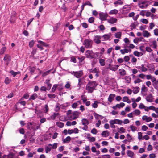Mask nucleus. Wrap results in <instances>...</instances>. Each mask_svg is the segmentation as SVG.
Segmentation results:
<instances>
[{"mask_svg": "<svg viewBox=\"0 0 158 158\" xmlns=\"http://www.w3.org/2000/svg\"><path fill=\"white\" fill-rule=\"evenodd\" d=\"M154 26H155V24L153 23H149V27H148V29H149V30L152 29L154 27Z\"/></svg>", "mask_w": 158, "mask_h": 158, "instance_id": "603ef678", "label": "nucleus"}, {"mask_svg": "<svg viewBox=\"0 0 158 158\" xmlns=\"http://www.w3.org/2000/svg\"><path fill=\"white\" fill-rule=\"evenodd\" d=\"M18 155H15L13 153H10L7 156L4 155L3 158H18Z\"/></svg>", "mask_w": 158, "mask_h": 158, "instance_id": "1a4fd4ad", "label": "nucleus"}, {"mask_svg": "<svg viewBox=\"0 0 158 158\" xmlns=\"http://www.w3.org/2000/svg\"><path fill=\"white\" fill-rule=\"evenodd\" d=\"M148 6V2L145 0H142L140 1L139 4V7L142 8H145Z\"/></svg>", "mask_w": 158, "mask_h": 158, "instance_id": "39448f33", "label": "nucleus"}, {"mask_svg": "<svg viewBox=\"0 0 158 158\" xmlns=\"http://www.w3.org/2000/svg\"><path fill=\"white\" fill-rule=\"evenodd\" d=\"M147 66L144 64H142L140 66L137 67V68L141 70L142 72H145L148 70V69L147 68Z\"/></svg>", "mask_w": 158, "mask_h": 158, "instance_id": "9b49d317", "label": "nucleus"}, {"mask_svg": "<svg viewBox=\"0 0 158 158\" xmlns=\"http://www.w3.org/2000/svg\"><path fill=\"white\" fill-rule=\"evenodd\" d=\"M101 134L103 137H107L109 135V132L107 131H103Z\"/></svg>", "mask_w": 158, "mask_h": 158, "instance_id": "79ce46f5", "label": "nucleus"}, {"mask_svg": "<svg viewBox=\"0 0 158 158\" xmlns=\"http://www.w3.org/2000/svg\"><path fill=\"white\" fill-rule=\"evenodd\" d=\"M37 97H38L37 94L36 93H34L30 97V98H29V100H35L36 98Z\"/></svg>", "mask_w": 158, "mask_h": 158, "instance_id": "e433bc0d", "label": "nucleus"}, {"mask_svg": "<svg viewBox=\"0 0 158 158\" xmlns=\"http://www.w3.org/2000/svg\"><path fill=\"white\" fill-rule=\"evenodd\" d=\"M135 47V45L132 44H129V45L128 46L127 45L125 46V48H131V49H133Z\"/></svg>", "mask_w": 158, "mask_h": 158, "instance_id": "49530a36", "label": "nucleus"}, {"mask_svg": "<svg viewBox=\"0 0 158 158\" xmlns=\"http://www.w3.org/2000/svg\"><path fill=\"white\" fill-rule=\"evenodd\" d=\"M153 32L155 35L158 36V29L156 28L153 31Z\"/></svg>", "mask_w": 158, "mask_h": 158, "instance_id": "774afa93", "label": "nucleus"}, {"mask_svg": "<svg viewBox=\"0 0 158 158\" xmlns=\"http://www.w3.org/2000/svg\"><path fill=\"white\" fill-rule=\"evenodd\" d=\"M142 81V80L139 78H137L135 80L134 83L135 84L138 83Z\"/></svg>", "mask_w": 158, "mask_h": 158, "instance_id": "052dcab7", "label": "nucleus"}, {"mask_svg": "<svg viewBox=\"0 0 158 158\" xmlns=\"http://www.w3.org/2000/svg\"><path fill=\"white\" fill-rule=\"evenodd\" d=\"M94 115L97 119L102 120L104 118V117L102 115H99L95 113H94Z\"/></svg>", "mask_w": 158, "mask_h": 158, "instance_id": "aec40b11", "label": "nucleus"}, {"mask_svg": "<svg viewBox=\"0 0 158 158\" xmlns=\"http://www.w3.org/2000/svg\"><path fill=\"white\" fill-rule=\"evenodd\" d=\"M82 124L85 126H87L89 124V121L87 119L83 118L82 120Z\"/></svg>", "mask_w": 158, "mask_h": 158, "instance_id": "cd10ccee", "label": "nucleus"}, {"mask_svg": "<svg viewBox=\"0 0 158 158\" xmlns=\"http://www.w3.org/2000/svg\"><path fill=\"white\" fill-rule=\"evenodd\" d=\"M131 7L130 5H126L124 6L123 8L122 13L126 14L128 13L131 9Z\"/></svg>", "mask_w": 158, "mask_h": 158, "instance_id": "423d86ee", "label": "nucleus"}, {"mask_svg": "<svg viewBox=\"0 0 158 158\" xmlns=\"http://www.w3.org/2000/svg\"><path fill=\"white\" fill-rule=\"evenodd\" d=\"M139 89H140L139 87H136L133 88L132 91L134 94H136L139 92Z\"/></svg>", "mask_w": 158, "mask_h": 158, "instance_id": "7c9ffc66", "label": "nucleus"}, {"mask_svg": "<svg viewBox=\"0 0 158 158\" xmlns=\"http://www.w3.org/2000/svg\"><path fill=\"white\" fill-rule=\"evenodd\" d=\"M127 153L128 156L131 158H133L135 155L134 152L130 150H127Z\"/></svg>", "mask_w": 158, "mask_h": 158, "instance_id": "2eb2a0df", "label": "nucleus"}, {"mask_svg": "<svg viewBox=\"0 0 158 158\" xmlns=\"http://www.w3.org/2000/svg\"><path fill=\"white\" fill-rule=\"evenodd\" d=\"M142 119L143 121L147 122H148L152 121V118L150 117H148L146 115H144L142 117Z\"/></svg>", "mask_w": 158, "mask_h": 158, "instance_id": "ddd939ff", "label": "nucleus"}, {"mask_svg": "<svg viewBox=\"0 0 158 158\" xmlns=\"http://www.w3.org/2000/svg\"><path fill=\"white\" fill-rule=\"evenodd\" d=\"M6 48L5 47H2L0 50V54L2 55L6 51Z\"/></svg>", "mask_w": 158, "mask_h": 158, "instance_id": "6e6d98bb", "label": "nucleus"}, {"mask_svg": "<svg viewBox=\"0 0 158 158\" xmlns=\"http://www.w3.org/2000/svg\"><path fill=\"white\" fill-rule=\"evenodd\" d=\"M60 107L59 105V104H57L56 105L55 108L54 109V110L56 111H58L60 110Z\"/></svg>", "mask_w": 158, "mask_h": 158, "instance_id": "8fccbe9b", "label": "nucleus"}, {"mask_svg": "<svg viewBox=\"0 0 158 158\" xmlns=\"http://www.w3.org/2000/svg\"><path fill=\"white\" fill-rule=\"evenodd\" d=\"M3 59L5 61H9L10 60V57L9 55H5Z\"/></svg>", "mask_w": 158, "mask_h": 158, "instance_id": "c03bdc74", "label": "nucleus"}, {"mask_svg": "<svg viewBox=\"0 0 158 158\" xmlns=\"http://www.w3.org/2000/svg\"><path fill=\"white\" fill-rule=\"evenodd\" d=\"M10 73L11 74L13 77H15L16 75L19 74L20 73V72H15L13 70H11L10 72Z\"/></svg>", "mask_w": 158, "mask_h": 158, "instance_id": "4c0bfd02", "label": "nucleus"}, {"mask_svg": "<svg viewBox=\"0 0 158 158\" xmlns=\"http://www.w3.org/2000/svg\"><path fill=\"white\" fill-rule=\"evenodd\" d=\"M98 102L97 101H95L94 102V103H93L92 104V107L94 108H96L98 106Z\"/></svg>", "mask_w": 158, "mask_h": 158, "instance_id": "13d9d810", "label": "nucleus"}, {"mask_svg": "<svg viewBox=\"0 0 158 158\" xmlns=\"http://www.w3.org/2000/svg\"><path fill=\"white\" fill-rule=\"evenodd\" d=\"M143 35L145 37L148 38L151 36V34L147 31L144 30L143 32Z\"/></svg>", "mask_w": 158, "mask_h": 158, "instance_id": "f3484780", "label": "nucleus"}, {"mask_svg": "<svg viewBox=\"0 0 158 158\" xmlns=\"http://www.w3.org/2000/svg\"><path fill=\"white\" fill-rule=\"evenodd\" d=\"M146 100L149 102H152L153 100V96L151 94L148 95L146 98Z\"/></svg>", "mask_w": 158, "mask_h": 158, "instance_id": "6ab92c4d", "label": "nucleus"}, {"mask_svg": "<svg viewBox=\"0 0 158 158\" xmlns=\"http://www.w3.org/2000/svg\"><path fill=\"white\" fill-rule=\"evenodd\" d=\"M99 63L101 66H103L105 65V59L100 58L99 59Z\"/></svg>", "mask_w": 158, "mask_h": 158, "instance_id": "2f4dec72", "label": "nucleus"}, {"mask_svg": "<svg viewBox=\"0 0 158 158\" xmlns=\"http://www.w3.org/2000/svg\"><path fill=\"white\" fill-rule=\"evenodd\" d=\"M122 101L123 102H126L127 103L130 104L131 103V101L129 98L127 96H124L123 98Z\"/></svg>", "mask_w": 158, "mask_h": 158, "instance_id": "4be33fe9", "label": "nucleus"}, {"mask_svg": "<svg viewBox=\"0 0 158 158\" xmlns=\"http://www.w3.org/2000/svg\"><path fill=\"white\" fill-rule=\"evenodd\" d=\"M119 65H113L112 64H109L108 67V69L110 70L115 71L118 68Z\"/></svg>", "mask_w": 158, "mask_h": 158, "instance_id": "6e6552de", "label": "nucleus"}, {"mask_svg": "<svg viewBox=\"0 0 158 158\" xmlns=\"http://www.w3.org/2000/svg\"><path fill=\"white\" fill-rule=\"evenodd\" d=\"M118 132L121 133H124L126 132L125 129L123 127H121L120 128H118Z\"/></svg>", "mask_w": 158, "mask_h": 158, "instance_id": "72a5a7b5", "label": "nucleus"}, {"mask_svg": "<svg viewBox=\"0 0 158 158\" xmlns=\"http://www.w3.org/2000/svg\"><path fill=\"white\" fill-rule=\"evenodd\" d=\"M56 125L58 127L60 128L63 127L64 126V123H63L60 122H57L56 123Z\"/></svg>", "mask_w": 158, "mask_h": 158, "instance_id": "a19ab883", "label": "nucleus"}, {"mask_svg": "<svg viewBox=\"0 0 158 158\" xmlns=\"http://www.w3.org/2000/svg\"><path fill=\"white\" fill-rule=\"evenodd\" d=\"M27 127L29 129H31L33 130H36L40 128V126L36 125L35 123L30 122L28 124Z\"/></svg>", "mask_w": 158, "mask_h": 158, "instance_id": "7ed1b4c3", "label": "nucleus"}, {"mask_svg": "<svg viewBox=\"0 0 158 158\" xmlns=\"http://www.w3.org/2000/svg\"><path fill=\"white\" fill-rule=\"evenodd\" d=\"M125 105L124 103L123 102H120L119 104H118L116 105L117 108H120L123 107Z\"/></svg>", "mask_w": 158, "mask_h": 158, "instance_id": "c9c22d12", "label": "nucleus"}, {"mask_svg": "<svg viewBox=\"0 0 158 158\" xmlns=\"http://www.w3.org/2000/svg\"><path fill=\"white\" fill-rule=\"evenodd\" d=\"M58 114H59L58 113H54L51 116V119L53 120L55 119L56 117L58 115Z\"/></svg>", "mask_w": 158, "mask_h": 158, "instance_id": "864d4df0", "label": "nucleus"}, {"mask_svg": "<svg viewBox=\"0 0 158 158\" xmlns=\"http://www.w3.org/2000/svg\"><path fill=\"white\" fill-rule=\"evenodd\" d=\"M143 39V37L137 38L134 39L133 42L135 43H138L139 42L142 41V40Z\"/></svg>", "mask_w": 158, "mask_h": 158, "instance_id": "f704fd0d", "label": "nucleus"}, {"mask_svg": "<svg viewBox=\"0 0 158 158\" xmlns=\"http://www.w3.org/2000/svg\"><path fill=\"white\" fill-rule=\"evenodd\" d=\"M101 37L99 36H95L94 39V42L96 44H99L101 42Z\"/></svg>", "mask_w": 158, "mask_h": 158, "instance_id": "dca6fc26", "label": "nucleus"}, {"mask_svg": "<svg viewBox=\"0 0 158 158\" xmlns=\"http://www.w3.org/2000/svg\"><path fill=\"white\" fill-rule=\"evenodd\" d=\"M153 145L155 148L156 149H158V143L155 142L153 143Z\"/></svg>", "mask_w": 158, "mask_h": 158, "instance_id": "338daca9", "label": "nucleus"}, {"mask_svg": "<svg viewBox=\"0 0 158 158\" xmlns=\"http://www.w3.org/2000/svg\"><path fill=\"white\" fill-rule=\"evenodd\" d=\"M147 67L150 71H154L155 69V67L154 65H152L150 64H148L147 66Z\"/></svg>", "mask_w": 158, "mask_h": 158, "instance_id": "473e14b6", "label": "nucleus"}, {"mask_svg": "<svg viewBox=\"0 0 158 158\" xmlns=\"http://www.w3.org/2000/svg\"><path fill=\"white\" fill-rule=\"evenodd\" d=\"M83 44L85 45V47L87 48H89L92 47V41L89 39H86L84 42Z\"/></svg>", "mask_w": 158, "mask_h": 158, "instance_id": "20e7f679", "label": "nucleus"}, {"mask_svg": "<svg viewBox=\"0 0 158 158\" xmlns=\"http://www.w3.org/2000/svg\"><path fill=\"white\" fill-rule=\"evenodd\" d=\"M100 19L102 21H105L106 20L108 16L106 13L100 12L99 14Z\"/></svg>", "mask_w": 158, "mask_h": 158, "instance_id": "0eeeda50", "label": "nucleus"}, {"mask_svg": "<svg viewBox=\"0 0 158 158\" xmlns=\"http://www.w3.org/2000/svg\"><path fill=\"white\" fill-rule=\"evenodd\" d=\"M118 12V11L117 10L114 9L110 10L109 12V14L110 15H116Z\"/></svg>", "mask_w": 158, "mask_h": 158, "instance_id": "c756f323", "label": "nucleus"}, {"mask_svg": "<svg viewBox=\"0 0 158 158\" xmlns=\"http://www.w3.org/2000/svg\"><path fill=\"white\" fill-rule=\"evenodd\" d=\"M154 49H156L157 48V42L156 40L152 41V44L150 45Z\"/></svg>", "mask_w": 158, "mask_h": 158, "instance_id": "412c9836", "label": "nucleus"}, {"mask_svg": "<svg viewBox=\"0 0 158 158\" xmlns=\"http://www.w3.org/2000/svg\"><path fill=\"white\" fill-rule=\"evenodd\" d=\"M81 99L83 100V102H85L87 101V99L86 96L83 95L81 96Z\"/></svg>", "mask_w": 158, "mask_h": 158, "instance_id": "4d7b16f0", "label": "nucleus"}, {"mask_svg": "<svg viewBox=\"0 0 158 158\" xmlns=\"http://www.w3.org/2000/svg\"><path fill=\"white\" fill-rule=\"evenodd\" d=\"M69 73L73 75L76 77L79 78L81 77L83 75V72L82 71H71Z\"/></svg>", "mask_w": 158, "mask_h": 158, "instance_id": "f03ea898", "label": "nucleus"}, {"mask_svg": "<svg viewBox=\"0 0 158 158\" xmlns=\"http://www.w3.org/2000/svg\"><path fill=\"white\" fill-rule=\"evenodd\" d=\"M71 139V138L70 137L68 136H67L66 138L63 139V141L64 143H68L70 141Z\"/></svg>", "mask_w": 158, "mask_h": 158, "instance_id": "bb28decb", "label": "nucleus"}, {"mask_svg": "<svg viewBox=\"0 0 158 158\" xmlns=\"http://www.w3.org/2000/svg\"><path fill=\"white\" fill-rule=\"evenodd\" d=\"M43 110L44 111V112L45 113H47L48 111L49 110V108L48 105H45V106Z\"/></svg>", "mask_w": 158, "mask_h": 158, "instance_id": "3c124183", "label": "nucleus"}, {"mask_svg": "<svg viewBox=\"0 0 158 158\" xmlns=\"http://www.w3.org/2000/svg\"><path fill=\"white\" fill-rule=\"evenodd\" d=\"M140 22L143 24H147L148 23V21L146 19H140Z\"/></svg>", "mask_w": 158, "mask_h": 158, "instance_id": "de8ad7c7", "label": "nucleus"}, {"mask_svg": "<svg viewBox=\"0 0 158 158\" xmlns=\"http://www.w3.org/2000/svg\"><path fill=\"white\" fill-rule=\"evenodd\" d=\"M38 42L40 43V44L44 46H48V45L46 44L45 43L42 41L40 40H39L38 41Z\"/></svg>", "mask_w": 158, "mask_h": 158, "instance_id": "0e129e2a", "label": "nucleus"}, {"mask_svg": "<svg viewBox=\"0 0 158 158\" xmlns=\"http://www.w3.org/2000/svg\"><path fill=\"white\" fill-rule=\"evenodd\" d=\"M122 32H118L114 34L115 37L118 39H120L122 36Z\"/></svg>", "mask_w": 158, "mask_h": 158, "instance_id": "a878e982", "label": "nucleus"}, {"mask_svg": "<svg viewBox=\"0 0 158 158\" xmlns=\"http://www.w3.org/2000/svg\"><path fill=\"white\" fill-rule=\"evenodd\" d=\"M138 139L139 140H143V137H142V133L141 132H139L138 133Z\"/></svg>", "mask_w": 158, "mask_h": 158, "instance_id": "37998d69", "label": "nucleus"}, {"mask_svg": "<svg viewBox=\"0 0 158 158\" xmlns=\"http://www.w3.org/2000/svg\"><path fill=\"white\" fill-rule=\"evenodd\" d=\"M119 73L122 76H124L126 74L125 70L123 69H121L119 70Z\"/></svg>", "mask_w": 158, "mask_h": 158, "instance_id": "b1692460", "label": "nucleus"}, {"mask_svg": "<svg viewBox=\"0 0 158 158\" xmlns=\"http://www.w3.org/2000/svg\"><path fill=\"white\" fill-rule=\"evenodd\" d=\"M11 80L8 77H6L5 80V83L6 84H8L11 82Z\"/></svg>", "mask_w": 158, "mask_h": 158, "instance_id": "09e8293b", "label": "nucleus"}, {"mask_svg": "<svg viewBox=\"0 0 158 158\" xmlns=\"http://www.w3.org/2000/svg\"><path fill=\"white\" fill-rule=\"evenodd\" d=\"M134 54L136 56L139 57L142 56L143 55V53L141 52L135 51L134 52Z\"/></svg>", "mask_w": 158, "mask_h": 158, "instance_id": "c85d7f7f", "label": "nucleus"}, {"mask_svg": "<svg viewBox=\"0 0 158 158\" xmlns=\"http://www.w3.org/2000/svg\"><path fill=\"white\" fill-rule=\"evenodd\" d=\"M145 49L146 51L148 52H151L152 51V50L151 47L149 46L146 47Z\"/></svg>", "mask_w": 158, "mask_h": 158, "instance_id": "69168bd1", "label": "nucleus"}, {"mask_svg": "<svg viewBox=\"0 0 158 158\" xmlns=\"http://www.w3.org/2000/svg\"><path fill=\"white\" fill-rule=\"evenodd\" d=\"M115 96V95L114 94H110L108 98V101L110 102H111L114 100Z\"/></svg>", "mask_w": 158, "mask_h": 158, "instance_id": "a211bd4d", "label": "nucleus"}, {"mask_svg": "<svg viewBox=\"0 0 158 158\" xmlns=\"http://www.w3.org/2000/svg\"><path fill=\"white\" fill-rule=\"evenodd\" d=\"M124 41L126 44V45L125 46H126V45H128L130 42L128 38H125L124 39Z\"/></svg>", "mask_w": 158, "mask_h": 158, "instance_id": "5fc2aeb1", "label": "nucleus"}, {"mask_svg": "<svg viewBox=\"0 0 158 158\" xmlns=\"http://www.w3.org/2000/svg\"><path fill=\"white\" fill-rule=\"evenodd\" d=\"M35 43V41L34 40H32L31 41L29 42V46L31 48L34 45Z\"/></svg>", "mask_w": 158, "mask_h": 158, "instance_id": "680f3d73", "label": "nucleus"}, {"mask_svg": "<svg viewBox=\"0 0 158 158\" xmlns=\"http://www.w3.org/2000/svg\"><path fill=\"white\" fill-rule=\"evenodd\" d=\"M51 144H48L47 146L45 147V150L46 153H48L50 151L52 148V147L51 146Z\"/></svg>", "mask_w": 158, "mask_h": 158, "instance_id": "5701e85b", "label": "nucleus"}, {"mask_svg": "<svg viewBox=\"0 0 158 158\" xmlns=\"http://www.w3.org/2000/svg\"><path fill=\"white\" fill-rule=\"evenodd\" d=\"M93 52L92 51L87 50L85 52V55L87 57L90 58H92L93 56Z\"/></svg>", "mask_w": 158, "mask_h": 158, "instance_id": "9d476101", "label": "nucleus"}, {"mask_svg": "<svg viewBox=\"0 0 158 158\" xmlns=\"http://www.w3.org/2000/svg\"><path fill=\"white\" fill-rule=\"evenodd\" d=\"M127 140L129 142H131L132 139L131 136L129 134H127Z\"/></svg>", "mask_w": 158, "mask_h": 158, "instance_id": "e2e57ef3", "label": "nucleus"}, {"mask_svg": "<svg viewBox=\"0 0 158 158\" xmlns=\"http://www.w3.org/2000/svg\"><path fill=\"white\" fill-rule=\"evenodd\" d=\"M97 85L95 81H89L86 86L85 89L88 93H91L95 89Z\"/></svg>", "mask_w": 158, "mask_h": 158, "instance_id": "f257e3e1", "label": "nucleus"}, {"mask_svg": "<svg viewBox=\"0 0 158 158\" xmlns=\"http://www.w3.org/2000/svg\"><path fill=\"white\" fill-rule=\"evenodd\" d=\"M111 34H105L103 35L102 38V41H106L108 40L110 38Z\"/></svg>", "mask_w": 158, "mask_h": 158, "instance_id": "4468645a", "label": "nucleus"}, {"mask_svg": "<svg viewBox=\"0 0 158 158\" xmlns=\"http://www.w3.org/2000/svg\"><path fill=\"white\" fill-rule=\"evenodd\" d=\"M133 114L136 115H139L140 114V111L138 109L135 110L133 112Z\"/></svg>", "mask_w": 158, "mask_h": 158, "instance_id": "58836bf2", "label": "nucleus"}, {"mask_svg": "<svg viewBox=\"0 0 158 158\" xmlns=\"http://www.w3.org/2000/svg\"><path fill=\"white\" fill-rule=\"evenodd\" d=\"M58 144L57 143H55L53 144H51V146L52 147V148L53 149H56L57 148Z\"/></svg>", "mask_w": 158, "mask_h": 158, "instance_id": "a18cd8bd", "label": "nucleus"}, {"mask_svg": "<svg viewBox=\"0 0 158 158\" xmlns=\"http://www.w3.org/2000/svg\"><path fill=\"white\" fill-rule=\"evenodd\" d=\"M125 48L124 49H121L120 50V51L122 54H124L125 53H127L129 52H130L131 51V50H129Z\"/></svg>", "mask_w": 158, "mask_h": 158, "instance_id": "393cba45", "label": "nucleus"}, {"mask_svg": "<svg viewBox=\"0 0 158 158\" xmlns=\"http://www.w3.org/2000/svg\"><path fill=\"white\" fill-rule=\"evenodd\" d=\"M123 2L120 0H118L115 2L114 3V4L115 5V6L119 5H122L123 4Z\"/></svg>", "mask_w": 158, "mask_h": 158, "instance_id": "ea45409f", "label": "nucleus"}, {"mask_svg": "<svg viewBox=\"0 0 158 158\" xmlns=\"http://www.w3.org/2000/svg\"><path fill=\"white\" fill-rule=\"evenodd\" d=\"M108 22L110 24H114L116 23L117 21V19L113 17H111L107 20Z\"/></svg>", "mask_w": 158, "mask_h": 158, "instance_id": "f8f14e48", "label": "nucleus"}, {"mask_svg": "<svg viewBox=\"0 0 158 158\" xmlns=\"http://www.w3.org/2000/svg\"><path fill=\"white\" fill-rule=\"evenodd\" d=\"M130 128L131 130L133 132H135V131H136L137 129V128L131 125L130 126Z\"/></svg>", "mask_w": 158, "mask_h": 158, "instance_id": "bf43d9fd", "label": "nucleus"}]
</instances>
